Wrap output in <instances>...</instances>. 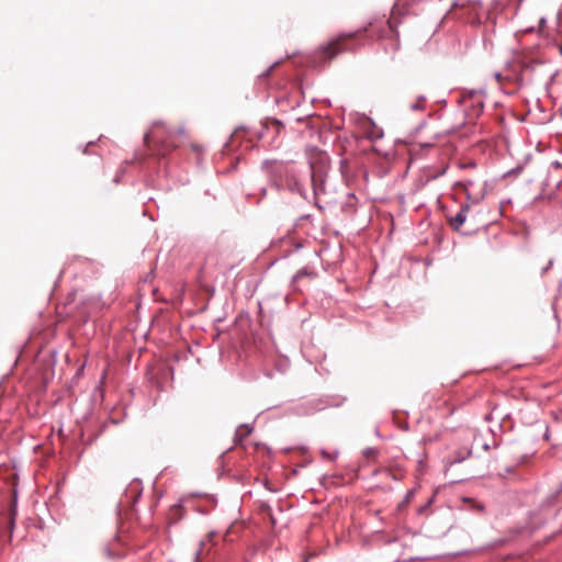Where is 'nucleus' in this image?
<instances>
[{"label": "nucleus", "mask_w": 562, "mask_h": 562, "mask_svg": "<svg viewBox=\"0 0 562 562\" xmlns=\"http://www.w3.org/2000/svg\"><path fill=\"white\" fill-rule=\"evenodd\" d=\"M344 37H339L333 42H330L327 46L323 47L321 50V54L326 59H331L335 57L339 52L344 49L341 45V41Z\"/></svg>", "instance_id": "nucleus-1"}, {"label": "nucleus", "mask_w": 562, "mask_h": 562, "mask_svg": "<svg viewBox=\"0 0 562 562\" xmlns=\"http://www.w3.org/2000/svg\"><path fill=\"white\" fill-rule=\"evenodd\" d=\"M469 210V206H462L461 210L456 214L454 217L451 218V225L459 229L467 220V211Z\"/></svg>", "instance_id": "nucleus-2"}, {"label": "nucleus", "mask_w": 562, "mask_h": 562, "mask_svg": "<svg viewBox=\"0 0 562 562\" xmlns=\"http://www.w3.org/2000/svg\"><path fill=\"white\" fill-rule=\"evenodd\" d=\"M164 126L161 123H155L153 128L145 134V142L147 144H150L151 142H155L159 138L160 136V130H162Z\"/></svg>", "instance_id": "nucleus-3"}, {"label": "nucleus", "mask_w": 562, "mask_h": 562, "mask_svg": "<svg viewBox=\"0 0 562 562\" xmlns=\"http://www.w3.org/2000/svg\"><path fill=\"white\" fill-rule=\"evenodd\" d=\"M426 98L420 95L418 99L411 104L413 111H422L425 109Z\"/></svg>", "instance_id": "nucleus-4"}, {"label": "nucleus", "mask_w": 562, "mask_h": 562, "mask_svg": "<svg viewBox=\"0 0 562 562\" xmlns=\"http://www.w3.org/2000/svg\"><path fill=\"white\" fill-rule=\"evenodd\" d=\"M250 431H251V429L247 425H241L240 427H238V429L236 431V436H239L240 438H243V437L247 436Z\"/></svg>", "instance_id": "nucleus-5"}, {"label": "nucleus", "mask_w": 562, "mask_h": 562, "mask_svg": "<svg viewBox=\"0 0 562 562\" xmlns=\"http://www.w3.org/2000/svg\"><path fill=\"white\" fill-rule=\"evenodd\" d=\"M376 454V450L374 448H367L364 450V456L367 457H374Z\"/></svg>", "instance_id": "nucleus-6"}, {"label": "nucleus", "mask_w": 562, "mask_h": 562, "mask_svg": "<svg viewBox=\"0 0 562 562\" xmlns=\"http://www.w3.org/2000/svg\"><path fill=\"white\" fill-rule=\"evenodd\" d=\"M305 276H308L307 270H306V269H301V270H299V271L296 272V274H295V279H300V278H303V277H305Z\"/></svg>", "instance_id": "nucleus-7"}, {"label": "nucleus", "mask_w": 562, "mask_h": 562, "mask_svg": "<svg viewBox=\"0 0 562 562\" xmlns=\"http://www.w3.org/2000/svg\"><path fill=\"white\" fill-rule=\"evenodd\" d=\"M204 546H205V542H204V541H201V543H200V549H199V550L196 551V553H195L196 560H199V559H200V555H201V554H202V552H203V548H204Z\"/></svg>", "instance_id": "nucleus-8"}, {"label": "nucleus", "mask_w": 562, "mask_h": 562, "mask_svg": "<svg viewBox=\"0 0 562 562\" xmlns=\"http://www.w3.org/2000/svg\"><path fill=\"white\" fill-rule=\"evenodd\" d=\"M213 536H214V533H213V532H211V533H209V536H207V537H209V539L211 540V539L213 538Z\"/></svg>", "instance_id": "nucleus-9"}]
</instances>
